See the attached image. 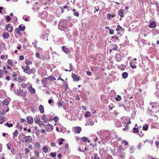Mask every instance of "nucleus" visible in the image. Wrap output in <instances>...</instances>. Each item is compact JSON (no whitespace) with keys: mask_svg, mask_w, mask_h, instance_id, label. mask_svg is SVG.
I'll return each instance as SVG.
<instances>
[{"mask_svg":"<svg viewBox=\"0 0 159 159\" xmlns=\"http://www.w3.org/2000/svg\"><path fill=\"white\" fill-rule=\"evenodd\" d=\"M21 86L23 89H25L27 87V85L26 83H22L21 84Z\"/></svg>","mask_w":159,"mask_h":159,"instance_id":"obj_43","label":"nucleus"},{"mask_svg":"<svg viewBox=\"0 0 159 159\" xmlns=\"http://www.w3.org/2000/svg\"><path fill=\"white\" fill-rule=\"evenodd\" d=\"M121 97L120 96V95H117V97L115 98L116 100L118 101H120L121 100Z\"/></svg>","mask_w":159,"mask_h":159,"instance_id":"obj_38","label":"nucleus"},{"mask_svg":"<svg viewBox=\"0 0 159 159\" xmlns=\"http://www.w3.org/2000/svg\"><path fill=\"white\" fill-rule=\"evenodd\" d=\"M7 63L11 66H14V64L12 60H8L7 61Z\"/></svg>","mask_w":159,"mask_h":159,"instance_id":"obj_28","label":"nucleus"},{"mask_svg":"<svg viewBox=\"0 0 159 159\" xmlns=\"http://www.w3.org/2000/svg\"><path fill=\"white\" fill-rule=\"evenodd\" d=\"M80 140H81L82 142H87L88 141V143H90V140L89 139V138L88 137H85V136H84L83 137H82L81 138Z\"/></svg>","mask_w":159,"mask_h":159,"instance_id":"obj_18","label":"nucleus"},{"mask_svg":"<svg viewBox=\"0 0 159 159\" xmlns=\"http://www.w3.org/2000/svg\"><path fill=\"white\" fill-rule=\"evenodd\" d=\"M64 141L63 139L60 138L59 139V145H61L63 143V142Z\"/></svg>","mask_w":159,"mask_h":159,"instance_id":"obj_45","label":"nucleus"},{"mask_svg":"<svg viewBox=\"0 0 159 159\" xmlns=\"http://www.w3.org/2000/svg\"><path fill=\"white\" fill-rule=\"evenodd\" d=\"M39 126V127H41V126H42V125H43L44 126H45V124L43 123V121H41V119H40V121L39 123V124H38Z\"/></svg>","mask_w":159,"mask_h":159,"instance_id":"obj_46","label":"nucleus"},{"mask_svg":"<svg viewBox=\"0 0 159 159\" xmlns=\"http://www.w3.org/2000/svg\"><path fill=\"white\" fill-rule=\"evenodd\" d=\"M12 81H17V79L16 78V73L14 72V71L13 72V74L12 75Z\"/></svg>","mask_w":159,"mask_h":159,"instance_id":"obj_16","label":"nucleus"},{"mask_svg":"<svg viewBox=\"0 0 159 159\" xmlns=\"http://www.w3.org/2000/svg\"><path fill=\"white\" fill-rule=\"evenodd\" d=\"M71 76L74 80L79 81L80 80L79 76L76 75L75 74H72Z\"/></svg>","mask_w":159,"mask_h":159,"instance_id":"obj_13","label":"nucleus"},{"mask_svg":"<svg viewBox=\"0 0 159 159\" xmlns=\"http://www.w3.org/2000/svg\"><path fill=\"white\" fill-rule=\"evenodd\" d=\"M5 118L4 117H0V123L2 124L5 121Z\"/></svg>","mask_w":159,"mask_h":159,"instance_id":"obj_44","label":"nucleus"},{"mask_svg":"<svg viewBox=\"0 0 159 159\" xmlns=\"http://www.w3.org/2000/svg\"><path fill=\"white\" fill-rule=\"evenodd\" d=\"M28 90L32 94H34V93H35V89L34 88L32 85H31L28 88Z\"/></svg>","mask_w":159,"mask_h":159,"instance_id":"obj_14","label":"nucleus"},{"mask_svg":"<svg viewBox=\"0 0 159 159\" xmlns=\"http://www.w3.org/2000/svg\"><path fill=\"white\" fill-rule=\"evenodd\" d=\"M62 49L65 53H67L69 52V49L67 48L66 46H63Z\"/></svg>","mask_w":159,"mask_h":159,"instance_id":"obj_23","label":"nucleus"},{"mask_svg":"<svg viewBox=\"0 0 159 159\" xmlns=\"http://www.w3.org/2000/svg\"><path fill=\"white\" fill-rule=\"evenodd\" d=\"M34 153L35 155V157L37 159L39 158V152L37 150H34Z\"/></svg>","mask_w":159,"mask_h":159,"instance_id":"obj_22","label":"nucleus"},{"mask_svg":"<svg viewBox=\"0 0 159 159\" xmlns=\"http://www.w3.org/2000/svg\"><path fill=\"white\" fill-rule=\"evenodd\" d=\"M47 78L48 77L43 78V79L41 80V83L43 84L44 87H46V85L48 81V80L47 79Z\"/></svg>","mask_w":159,"mask_h":159,"instance_id":"obj_11","label":"nucleus"},{"mask_svg":"<svg viewBox=\"0 0 159 159\" xmlns=\"http://www.w3.org/2000/svg\"><path fill=\"white\" fill-rule=\"evenodd\" d=\"M25 63L27 64V65H29L30 64H32V62L31 61H30L27 60L25 61Z\"/></svg>","mask_w":159,"mask_h":159,"instance_id":"obj_56","label":"nucleus"},{"mask_svg":"<svg viewBox=\"0 0 159 159\" xmlns=\"http://www.w3.org/2000/svg\"><path fill=\"white\" fill-rule=\"evenodd\" d=\"M112 38L113 39L112 40L114 42H116V40H118L119 39L118 37L117 36H112Z\"/></svg>","mask_w":159,"mask_h":159,"instance_id":"obj_40","label":"nucleus"},{"mask_svg":"<svg viewBox=\"0 0 159 159\" xmlns=\"http://www.w3.org/2000/svg\"><path fill=\"white\" fill-rule=\"evenodd\" d=\"M42 119L45 123H47L48 122V118L45 115H43L42 116Z\"/></svg>","mask_w":159,"mask_h":159,"instance_id":"obj_15","label":"nucleus"},{"mask_svg":"<svg viewBox=\"0 0 159 159\" xmlns=\"http://www.w3.org/2000/svg\"><path fill=\"white\" fill-rule=\"evenodd\" d=\"M20 30L19 27L18 28H16L15 30V32L16 34H19V36H20L21 34Z\"/></svg>","mask_w":159,"mask_h":159,"instance_id":"obj_31","label":"nucleus"},{"mask_svg":"<svg viewBox=\"0 0 159 159\" xmlns=\"http://www.w3.org/2000/svg\"><path fill=\"white\" fill-rule=\"evenodd\" d=\"M69 66L70 68L69 69L67 70V69H65V70L66 71H71L72 69V66H71L70 64H69Z\"/></svg>","mask_w":159,"mask_h":159,"instance_id":"obj_47","label":"nucleus"},{"mask_svg":"<svg viewBox=\"0 0 159 159\" xmlns=\"http://www.w3.org/2000/svg\"><path fill=\"white\" fill-rule=\"evenodd\" d=\"M28 148H29V150H33V145L32 144H29L28 145Z\"/></svg>","mask_w":159,"mask_h":159,"instance_id":"obj_52","label":"nucleus"},{"mask_svg":"<svg viewBox=\"0 0 159 159\" xmlns=\"http://www.w3.org/2000/svg\"><path fill=\"white\" fill-rule=\"evenodd\" d=\"M49 32L48 31L46 30L43 32L41 35V36L43 37L44 39L47 38V40H48V36L49 34Z\"/></svg>","mask_w":159,"mask_h":159,"instance_id":"obj_10","label":"nucleus"},{"mask_svg":"<svg viewBox=\"0 0 159 159\" xmlns=\"http://www.w3.org/2000/svg\"><path fill=\"white\" fill-rule=\"evenodd\" d=\"M128 76V74L127 72H124L122 74V77L124 78H127Z\"/></svg>","mask_w":159,"mask_h":159,"instance_id":"obj_33","label":"nucleus"},{"mask_svg":"<svg viewBox=\"0 0 159 159\" xmlns=\"http://www.w3.org/2000/svg\"><path fill=\"white\" fill-rule=\"evenodd\" d=\"M2 103L3 104L7 106L9 104V101L7 100H3V102H2Z\"/></svg>","mask_w":159,"mask_h":159,"instance_id":"obj_39","label":"nucleus"},{"mask_svg":"<svg viewBox=\"0 0 159 159\" xmlns=\"http://www.w3.org/2000/svg\"><path fill=\"white\" fill-rule=\"evenodd\" d=\"M40 117L39 116H36V117L34 118V122L35 123L39 125V123L40 121Z\"/></svg>","mask_w":159,"mask_h":159,"instance_id":"obj_20","label":"nucleus"},{"mask_svg":"<svg viewBox=\"0 0 159 159\" xmlns=\"http://www.w3.org/2000/svg\"><path fill=\"white\" fill-rule=\"evenodd\" d=\"M2 75H4V73L1 69L0 70V78H2L3 76H2Z\"/></svg>","mask_w":159,"mask_h":159,"instance_id":"obj_60","label":"nucleus"},{"mask_svg":"<svg viewBox=\"0 0 159 159\" xmlns=\"http://www.w3.org/2000/svg\"><path fill=\"white\" fill-rule=\"evenodd\" d=\"M14 92L16 95L21 97H25L27 93L26 90L24 91L23 89H17L16 91H14Z\"/></svg>","mask_w":159,"mask_h":159,"instance_id":"obj_2","label":"nucleus"},{"mask_svg":"<svg viewBox=\"0 0 159 159\" xmlns=\"http://www.w3.org/2000/svg\"><path fill=\"white\" fill-rule=\"evenodd\" d=\"M48 148L47 147V146H44L43 148V151L44 152H47L48 151Z\"/></svg>","mask_w":159,"mask_h":159,"instance_id":"obj_34","label":"nucleus"},{"mask_svg":"<svg viewBox=\"0 0 159 159\" xmlns=\"http://www.w3.org/2000/svg\"><path fill=\"white\" fill-rule=\"evenodd\" d=\"M19 134V132L17 130H16L13 133V138L14 139L16 137H17L18 134Z\"/></svg>","mask_w":159,"mask_h":159,"instance_id":"obj_29","label":"nucleus"},{"mask_svg":"<svg viewBox=\"0 0 159 159\" xmlns=\"http://www.w3.org/2000/svg\"><path fill=\"white\" fill-rule=\"evenodd\" d=\"M30 150L29 149V148H28V147L27 148H26L25 149V155H27V154L29 153L30 152Z\"/></svg>","mask_w":159,"mask_h":159,"instance_id":"obj_41","label":"nucleus"},{"mask_svg":"<svg viewBox=\"0 0 159 159\" xmlns=\"http://www.w3.org/2000/svg\"><path fill=\"white\" fill-rule=\"evenodd\" d=\"M18 80L19 82H23V81L26 80V77H21V76H19Z\"/></svg>","mask_w":159,"mask_h":159,"instance_id":"obj_17","label":"nucleus"},{"mask_svg":"<svg viewBox=\"0 0 159 159\" xmlns=\"http://www.w3.org/2000/svg\"><path fill=\"white\" fill-rule=\"evenodd\" d=\"M149 26L150 28H154L156 26V23L155 21H152L150 22Z\"/></svg>","mask_w":159,"mask_h":159,"instance_id":"obj_26","label":"nucleus"},{"mask_svg":"<svg viewBox=\"0 0 159 159\" xmlns=\"http://www.w3.org/2000/svg\"><path fill=\"white\" fill-rule=\"evenodd\" d=\"M39 109L41 113H43L44 112V108L43 106L41 105V104L39 106Z\"/></svg>","mask_w":159,"mask_h":159,"instance_id":"obj_27","label":"nucleus"},{"mask_svg":"<svg viewBox=\"0 0 159 159\" xmlns=\"http://www.w3.org/2000/svg\"><path fill=\"white\" fill-rule=\"evenodd\" d=\"M136 62L134 61V60H131L130 61L129 65L130 67L133 69L137 68V66L136 65Z\"/></svg>","mask_w":159,"mask_h":159,"instance_id":"obj_7","label":"nucleus"},{"mask_svg":"<svg viewBox=\"0 0 159 159\" xmlns=\"http://www.w3.org/2000/svg\"><path fill=\"white\" fill-rule=\"evenodd\" d=\"M25 142L26 143H31L32 141V138L31 136H26L24 138Z\"/></svg>","mask_w":159,"mask_h":159,"instance_id":"obj_8","label":"nucleus"},{"mask_svg":"<svg viewBox=\"0 0 159 159\" xmlns=\"http://www.w3.org/2000/svg\"><path fill=\"white\" fill-rule=\"evenodd\" d=\"M143 129L144 130H147L148 129V125H146L145 126H144L143 128Z\"/></svg>","mask_w":159,"mask_h":159,"instance_id":"obj_50","label":"nucleus"},{"mask_svg":"<svg viewBox=\"0 0 159 159\" xmlns=\"http://www.w3.org/2000/svg\"><path fill=\"white\" fill-rule=\"evenodd\" d=\"M116 15V13L113 14H107V17L108 19H110L111 17H114Z\"/></svg>","mask_w":159,"mask_h":159,"instance_id":"obj_21","label":"nucleus"},{"mask_svg":"<svg viewBox=\"0 0 159 159\" xmlns=\"http://www.w3.org/2000/svg\"><path fill=\"white\" fill-rule=\"evenodd\" d=\"M154 103H155V102H151L149 104L151 106H152L151 108L152 109H154V107H155V106L154 105Z\"/></svg>","mask_w":159,"mask_h":159,"instance_id":"obj_55","label":"nucleus"},{"mask_svg":"<svg viewBox=\"0 0 159 159\" xmlns=\"http://www.w3.org/2000/svg\"><path fill=\"white\" fill-rule=\"evenodd\" d=\"M109 33L111 34H113L114 33V30L112 29H110L109 30Z\"/></svg>","mask_w":159,"mask_h":159,"instance_id":"obj_58","label":"nucleus"},{"mask_svg":"<svg viewBox=\"0 0 159 159\" xmlns=\"http://www.w3.org/2000/svg\"><path fill=\"white\" fill-rule=\"evenodd\" d=\"M118 14L121 17H124V11L122 9H120L119 11Z\"/></svg>","mask_w":159,"mask_h":159,"instance_id":"obj_25","label":"nucleus"},{"mask_svg":"<svg viewBox=\"0 0 159 159\" xmlns=\"http://www.w3.org/2000/svg\"><path fill=\"white\" fill-rule=\"evenodd\" d=\"M38 43V41L36 40H34V41L32 43V44L33 45L34 47L36 49H37L38 50H42V49L41 48H37V43Z\"/></svg>","mask_w":159,"mask_h":159,"instance_id":"obj_12","label":"nucleus"},{"mask_svg":"<svg viewBox=\"0 0 159 159\" xmlns=\"http://www.w3.org/2000/svg\"><path fill=\"white\" fill-rule=\"evenodd\" d=\"M75 132L77 133H80L82 130V129L80 127L76 126L75 128Z\"/></svg>","mask_w":159,"mask_h":159,"instance_id":"obj_19","label":"nucleus"},{"mask_svg":"<svg viewBox=\"0 0 159 159\" xmlns=\"http://www.w3.org/2000/svg\"><path fill=\"white\" fill-rule=\"evenodd\" d=\"M58 119H59L58 117H57V116H55L53 118V120L55 121H57L58 120Z\"/></svg>","mask_w":159,"mask_h":159,"instance_id":"obj_53","label":"nucleus"},{"mask_svg":"<svg viewBox=\"0 0 159 159\" xmlns=\"http://www.w3.org/2000/svg\"><path fill=\"white\" fill-rule=\"evenodd\" d=\"M105 159H113L112 156L109 155L106 157Z\"/></svg>","mask_w":159,"mask_h":159,"instance_id":"obj_48","label":"nucleus"},{"mask_svg":"<svg viewBox=\"0 0 159 159\" xmlns=\"http://www.w3.org/2000/svg\"><path fill=\"white\" fill-rule=\"evenodd\" d=\"M117 67L121 70H124L125 68L126 67V66H125V65H122L121 66H117Z\"/></svg>","mask_w":159,"mask_h":159,"instance_id":"obj_35","label":"nucleus"},{"mask_svg":"<svg viewBox=\"0 0 159 159\" xmlns=\"http://www.w3.org/2000/svg\"><path fill=\"white\" fill-rule=\"evenodd\" d=\"M108 107L109 108L110 110H112L113 108V104H110L108 106Z\"/></svg>","mask_w":159,"mask_h":159,"instance_id":"obj_62","label":"nucleus"},{"mask_svg":"<svg viewBox=\"0 0 159 159\" xmlns=\"http://www.w3.org/2000/svg\"><path fill=\"white\" fill-rule=\"evenodd\" d=\"M58 28L61 31H64L67 30V27L64 24L63 21L59 22L58 25Z\"/></svg>","mask_w":159,"mask_h":159,"instance_id":"obj_3","label":"nucleus"},{"mask_svg":"<svg viewBox=\"0 0 159 159\" xmlns=\"http://www.w3.org/2000/svg\"><path fill=\"white\" fill-rule=\"evenodd\" d=\"M133 132L134 133H139V129L138 128L134 127L133 128Z\"/></svg>","mask_w":159,"mask_h":159,"instance_id":"obj_37","label":"nucleus"},{"mask_svg":"<svg viewBox=\"0 0 159 159\" xmlns=\"http://www.w3.org/2000/svg\"><path fill=\"white\" fill-rule=\"evenodd\" d=\"M36 57L37 58H39L41 57V55L39 53L36 52Z\"/></svg>","mask_w":159,"mask_h":159,"instance_id":"obj_63","label":"nucleus"},{"mask_svg":"<svg viewBox=\"0 0 159 159\" xmlns=\"http://www.w3.org/2000/svg\"><path fill=\"white\" fill-rule=\"evenodd\" d=\"M74 15H75V16H79V13L78 12H76V11H75V12L74 13Z\"/></svg>","mask_w":159,"mask_h":159,"instance_id":"obj_64","label":"nucleus"},{"mask_svg":"<svg viewBox=\"0 0 159 159\" xmlns=\"http://www.w3.org/2000/svg\"><path fill=\"white\" fill-rule=\"evenodd\" d=\"M28 124H32L34 122L33 118L32 116H28L26 118Z\"/></svg>","mask_w":159,"mask_h":159,"instance_id":"obj_6","label":"nucleus"},{"mask_svg":"<svg viewBox=\"0 0 159 159\" xmlns=\"http://www.w3.org/2000/svg\"><path fill=\"white\" fill-rule=\"evenodd\" d=\"M11 17H10V16H8L6 17V20L7 21H10L11 20Z\"/></svg>","mask_w":159,"mask_h":159,"instance_id":"obj_61","label":"nucleus"},{"mask_svg":"<svg viewBox=\"0 0 159 159\" xmlns=\"http://www.w3.org/2000/svg\"><path fill=\"white\" fill-rule=\"evenodd\" d=\"M90 115L91 113L90 112L88 111H87L86 112L84 116L85 117H89V116H90Z\"/></svg>","mask_w":159,"mask_h":159,"instance_id":"obj_42","label":"nucleus"},{"mask_svg":"<svg viewBox=\"0 0 159 159\" xmlns=\"http://www.w3.org/2000/svg\"><path fill=\"white\" fill-rule=\"evenodd\" d=\"M94 159H100V157H97L98 154L97 153L94 154Z\"/></svg>","mask_w":159,"mask_h":159,"instance_id":"obj_57","label":"nucleus"},{"mask_svg":"<svg viewBox=\"0 0 159 159\" xmlns=\"http://www.w3.org/2000/svg\"><path fill=\"white\" fill-rule=\"evenodd\" d=\"M48 80H56V78L54 77L52 75H51L49 77H47V79Z\"/></svg>","mask_w":159,"mask_h":159,"instance_id":"obj_32","label":"nucleus"},{"mask_svg":"<svg viewBox=\"0 0 159 159\" xmlns=\"http://www.w3.org/2000/svg\"><path fill=\"white\" fill-rule=\"evenodd\" d=\"M6 125L7 126V127L9 128H11V127H12L13 125L12 124H9L7 122L6 123Z\"/></svg>","mask_w":159,"mask_h":159,"instance_id":"obj_54","label":"nucleus"},{"mask_svg":"<svg viewBox=\"0 0 159 159\" xmlns=\"http://www.w3.org/2000/svg\"><path fill=\"white\" fill-rule=\"evenodd\" d=\"M7 30L9 32H11L13 30V28L11 24L8 23L5 26Z\"/></svg>","mask_w":159,"mask_h":159,"instance_id":"obj_4","label":"nucleus"},{"mask_svg":"<svg viewBox=\"0 0 159 159\" xmlns=\"http://www.w3.org/2000/svg\"><path fill=\"white\" fill-rule=\"evenodd\" d=\"M122 143L124 144V145H127V146H128L129 143L128 142L126 141V140H123L122 142Z\"/></svg>","mask_w":159,"mask_h":159,"instance_id":"obj_49","label":"nucleus"},{"mask_svg":"<svg viewBox=\"0 0 159 159\" xmlns=\"http://www.w3.org/2000/svg\"><path fill=\"white\" fill-rule=\"evenodd\" d=\"M50 155L53 157H56L57 154L55 152H51Z\"/></svg>","mask_w":159,"mask_h":159,"instance_id":"obj_51","label":"nucleus"},{"mask_svg":"<svg viewBox=\"0 0 159 159\" xmlns=\"http://www.w3.org/2000/svg\"><path fill=\"white\" fill-rule=\"evenodd\" d=\"M4 39H8L10 37V35L8 33H4L2 35Z\"/></svg>","mask_w":159,"mask_h":159,"instance_id":"obj_24","label":"nucleus"},{"mask_svg":"<svg viewBox=\"0 0 159 159\" xmlns=\"http://www.w3.org/2000/svg\"><path fill=\"white\" fill-rule=\"evenodd\" d=\"M115 58L116 61H117L119 62V61H120L122 60V57L119 54V53H117L116 54L115 56Z\"/></svg>","mask_w":159,"mask_h":159,"instance_id":"obj_9","label":"nucleus"},{"mask_svg":"<svg viewBox=\"0 0 159 159\" xmlns=\"http://www.w3.org/2000/svg\"><path fill=\"white\" fill-rule=\"evenodd\" d=\"M22 68L24 72L30 75L31 74H34L36 71L35 68H30L29 66H22Z\"/></svg>","mask_w":159,"mask_h":159,"instance_id":"obj_1","label":"nucleus"},{"mask_svg":"<svg viewBox=\"0 0 159 159\" xmlns=\"http://www.w3.org/2000/svg\"><path fill=\"white\" fill-rule=\"evenodd\" d=\"M19 28L20 30L21 31H24L25 29V25H20L19 26Z\"/></svg>","mask_w":159,"mask_h":159,"instance_id":"obj_30","label":"nucleus"},{"mask_svg":"<svg viewBox=\"0 0 159 159\" xmlns=\"http://www.w3.org/2000/svg\"><path fill=\"white\" fill-rule=\"evenodd\" d=\"M153 32L154 34H158L159 33V31L158 30H154L153 31Z\"/></svg>","mask_w":159,"mask_h":159,"instance_id":"obj_59","label":"nucleus"},{"mask_svg":"<svg viewBox=\"0 0 159 159\" xmlns=\"http://www.w3.org/2000/svg\"><path fill=\"white\" fill-rule=\"evenodd\" d=\"M122 30V28L121 26H120L119 25H118L116 29V30L117 31H121Z\"/></svg>","mask_w":159,"mask_h":159,"instance_id":"obj_36","label":"nucleus"},{"mask_svg":"<svg viewBox=\"0 0 159 159\" xmlns=\"http://www.w3.org/2000/svg\"><path fill=\"white\" fill-rule=\"evenodd\" d=\"M45 130L48 132L52 131L53 130V127L52 125H50V124H47L45 125Z\"/></svg>","mask_w":159,"mask_h":159,"instance_id":"obj_5","label":"nucleus"}]
</instances>
